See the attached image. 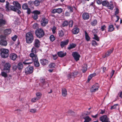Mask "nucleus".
<instances>
[{"instance_id": "f257e3e1", "label": "nucleus", "mask_w": 122, "mask_h": 122, "mask_svg": "<svg viewBox=\"0 0 122 122\" xmlns=\"http://www.w3.org/2000/svg\"><path fill=\"white\" fill-rule=\"evenodd\" d=\"M5 7L6 10L7 11H10L12 10L16 12L19 14H20L21 13V11L19 9H17L15 6L9 5L8 2L6 3Z\"/></svg>"}, {"instance_id": "f03ea898", "label": "nucleus", "mask_w": 122, "mask_h": 122, "mask_svg": "<svg viewBox=\"0 0 122 122\" xmlns=\"http://www.w3.org/2000/svg\"><path fill=\"white\" fill-rule=\"evenodd\" d=\"M26 42L28 43H30L33 41L34 37L32 34L30 32H29L26 34Z\"/></svg>"}, {"instance_id": "7ed1b4c3", "label": "nucleus", "mask_w": 122, "mask_h": 122, "mask_svg": "<svg viewBox=\"0 0 122 122\" xmlns=\"http://www.w3.org/2000/svg\"><path fill=\"white\" fill-rule=\"evenodd\" d=\"M102 4L103 5L106 6L108 8L111 10H112L114 6L112 3L110 2V3L107 1L106 0L102 1Z\"/></svg>"}, {"instance_id": "20e7f679", "label": "nucleus", "mask_w": 122, "mask_h": 122, "mask_svg": "<svg viewBox=\"0 0 122 122\" xmlns=\"http://www.w3.org/2000/svg\"><path fill=\"white\" fill-rule=\"evenodd\" d=\"M9 50L7 49H2L1 50V56L3 58L7 57L9 56Z\"/></svg>"}, {"instance_id": "39448f33", "label": "nucleus", "mask_w": 122, "mask_h": 122, "mask_svg": "<svg viewBox=\"0 0 122 122\" xmlns=\"http://www.w3.org/2000/svg\"><path fill=\"white\" fill-rule=\"evenodd\" d=\"M37 49L35 47H33L32 49V53L30 54V56L31 58L32 61L38 58L37 56L34 54L37 52Z\"/></svg>"}, {"instance_id": "423d86ee", "label": "nucleus", "mask_w": 122, "mask_h": 122, "mask_svg": "<svg viewBox=\"0 0 122 122\" xmlns=\"http://www.w3.org/2000/svg\"><path fill=\"white\" fill-rule=\"evenodd\" d=\"M35 33L36 36L39 38L42 37L44 35V32L41 28H39L36 30V31Z\"/></svg>"}, {"instance_id": "0eeeda50", "label": "nucleus", "mask_w": 122, "mask_h": 122, "mask_svg": "<svg viewBox=\"0 0 122 122\" xmlns=\"http://www.w3.org/2000/svg\"><path fill=\"white\" fill-rule=\"evenodd\" d=\"M89 113L86 112L83 113L82 115V117L85 119V120L84 122H88L91 120V118L89 116H86L88 115Z\"/></svg>"}, {"instance_id": "6e6552de", "label": "nucleus", "mask_w": 122, "mask_h": 122, "mask_svg": "<svg viewBox=\"0 0 122 122\" xmlns=\"http://www.w3.org/2000/svg\"><path fill=\"white\" fill-rule=\"evenodd\" d=\"M34 67L33 66L28 67L25 68V73L26 74H28L32 73L33 71Z\"/></svg>"}, {"instance_id": "1a4fd4ad", "label": "nucleus", "mask_w": 122, "mask_h": 122, "mask_svg": "<svg viewBox=\"0 0 122 122\" xmlns=\"http://www.w3.org/2000/svg\"><path fill=\"white\" fill-rule=\"evenodd\" d=\"M72 55L74 59L76 61L79 60V58L81 57L79 54L76 52H73L72 53Z\"/></svg>"}, {"instance_id": "9d476101", "label": "nucleus", "mask_w": 122, "mask_h": 122, "mask_svg": "<svg viewBox=\"0 0 122 122\" xmlns=\"http://www.w3.org/2000/svg\"><path fill=\"white\" fill-rule=\"evenodd\" d=\"M33 12L34 14L32 15L33 18L34 19L36 20L38 18V15L40 14V12L36 10L33 11Z\"/></svg>"}, {"instance_id": "9b49d317", "label": "nucleus", "mask_w": 122, "mask_h": 122, "mask_svg": "<svg viewBox=\"0 0 122 122\" xmlns=\"http://www.w3.org/2000/svg\"><path fill=\"white\" fill-rule=\"evenodd\" d=\"M100 119L102 122H110L109 119L106 115L103 116L101 117Z\"/></svg>"}, {"instance_id": "f8f14e48", "label": "nucleus", "mask_w": 122, "mask_h": 122, "mask_svg": "<svg viewBox=\"0 0 122 122\" xmlns=\"http://www.w3.org/2000/svg\"><path fill=\"white\" fill-rule=\"evenodd\" d=\"M10 67L11 65L9 63H6L4 66V69L6 71H7V72H9L10 71Z\"/></svg>"}, {"instance_id": "ddd939ff", "label": "nucleus", "mask_w": 122, "mask_h": 122, "mask_svg": "<svg viewBox=\"0 0 122 122\" xmlns=\"http://www.w3.org/2000/svg\"><path fill=\"white\" fill-rule=\"evenodd\" d=\"M48 20L46 18H43L41 21V24L43 26H45L48 24Z\"/></svg>"}, {"instance_id": "4468645a", "label": "nucleus", "mask_w": 122, "mask_h": 122, "mask_svg": "<svg viewBox=\"0 0 122 122\" xmlns=\"http://www.w3.org/2000/svg\"><path fill=\"white\" fill-rule=\"evenodd\" d=\"M97 83L93 85L92 86V92H95L98 90L99 87Z\"/></svg>"}, {"instance_id": "2eb2a0df", "label": "nucleus", "mask_w": 122, "mask_h": 122, "mask_svg": "<svg viewBox=\"0 0 122 122\" xmlns=\"http://www.w3.org/2000/svg\"><path fill=\"white\" fill-rule=\"evenodd\" d=\"M40 81L43 84V85L42 86L43 88H45V87L48 86V84L47 83L44 79L42 78L41 79Z\"/></svg>"}, {"instance_id": "dca6fc26", "label": "nucleus", "mask_w": 122, "mask_h": 122, "mask_svg": "<svg viewBox=\"0 0 122 122\" xmlns=\"http://www.w3.org/2000/svg\"><path fill=\"white\" fill-rule=\"evenodd\" d=\"M69 42V40L68 39L61 41L60 44L61 47L62 48L65 46L67 45L68 44Z\"/></svg>"}, {"instance_id": "f3484780", "label": "nucleus", "mask_w": 122, "mask_h": 122, "mask_svg": "<svg viewBox=\"0 0 122 122\" xmlns=\"http://www.w3.org/2000/svg\"><path fill=\"white\" fill-rule=\"evenodd\" d=\"M13 4L15 6L17 9H20L21 7L20 4L17 1H14L13 2Z\"/></svg>"}, {"instance_id": "a211bd4d", "label": "nucleus", "mask_w": 122, "mask_h": 122, "mask_svg": "<svg viewBox=\"0 0 122 122\" xmlns=\"http://www.w3.org/2000/svg\"><path fill=\"white\" fill-rule=\"evenodd\" d=\"M62 94L63 97H66L67 95V91L65 88H63L62 90Z\"/></svg>"}, {"instance_id": "6ab92c4d", "label": "nucleus", "mask_w": 122, "mask_h": 122, "mask_svg": "<svg viewBox=\"0 0 122 122\" xmlns=\"http://www.w3.org/2000/svg\"><path fill=\"white\" fill-rule=\"evenodd\" d=\"M0 44L2 46H6L7 44V42L5 39H1L0 41Z\"/></svg>"}, {"instance_id": "aec40b11", "label": "nucleus", "mask_w": 122, "mask_h": 122, "mask_svg": "<svg viewBox=\"0 0 122 122\" xmlns=\"http://www.w3.org/2000/svg\"><path fill=\"white\" fill-rule=\"evenodd\" d=\"M34 46L36 48H38L40 46V42L38 40L36 39L35 40Z\"/></svg>"}, {"instance_id": "412c9836", "label": "nucleus", "mask_w": 122, "mask_h": 122, "mask_svg": "<svg viewBox=\"0 0 122 122\" xmlns=\"http://www.w3.org/2000/svg\"><path fill=\"white\" fill-rule=\"evenodd\" d=\"M79 31V29L77 27H76L73 29L72 30L73 33L74 34H77Z\"/></svg>"}, {"instance_id": "4be33fe9", "label": "nucleus", "mask_w": 122, "mask_h": 122, "mask_svg": "<svg viewBox=\"0 0 122 122\" xmlns=\"http://www.w3.org/2000/svg\"><path fill=\"white\" fill-rule=\"evenodd\" d=\"M40 61L41 63L43 65L48 64V60L46 59L41 60Z\"/></svg>"}, {"instance_id": "5701e85b", "label": "nucleus", "mask_w": 122, "mask_h": 122, "mask_svg": "<svg viewBox=\"0 0 122 122\" xmlns=\"http://www.w3.org/2000/svg\"><path fill=\"white\" fill-rule=\"evenodd\" d=\"M10 59L13 60H15L17 57V55L15 53H12L10 55Z\"/></svg>"}, {"instance_id": "b1692460", "label": "nucleus", "mask_w": 122, "mask_h": 122, "mask_svg": "<svg viewBox=\"0 0 122 122\" xmlns=\"http://www.w3.org/2000/svg\"><path fill=\"white\" fill-rule=\"evenodd\" d=\"M82 17L84 19L86 20L89 18V16L88 14L86 13H84L83 14Z\"/></svg>"}, {"instance_id": "393cba45", "label": "nucleus", "mask_w": 122, "mask_h": 122, "mask_svg": "<svg viewBox=\"0 0 122 122\" xmlns=\"http://www.w3.org/2000/svg\"><path fill=\"white\" fill-rule=\"evenodd\" d=\"M57 54L59 57H63L66 56V52L64 53L62 51L59 52L57 53Z\"/></svg>"}, {"instance_id": "a878e982", "label": "nucleus", "mask_w": 122, "mask_h": 122, "mask_svg": "<svg viewBox=\"0 0 122 122\" xmlns=\"http://www.w3.org/2000/svg\"><path fill=\"white\" fill-rule=\"evenodd\" d=\"M34 61V63L35 66L36 67H39L40 66L39 63L38 61V58L36 59V60L33 61Z\"/></svg>"}, {"instance_id": "bb28decb", "label": "nucleus", "mask_w": 122, "mask_h": 122, "mask_svg": "<svg viewBox=\"0 0 122 122\" xmlns=\"http://www.w3.org/2000/svg\"><path fill=\"white\" fill-rule=\"evenodd\" d=\"M113 51V48L111 49L108 50L106 54V56L107 57L109 56L110 55L112 52Z\"/></svg>"}, {"instance_id": "cd10ccee", "label": "nucleus", "mask_w": 122, "mask_h": 122, "mask_svg": "<svg viewBox=\"0 0 122 122\" xmlns=\"http://www.w3.org/2000/svg\"><path fill=\"white\" fill-rule=\"evenodd\" d=\"M6 23V21L3 19H0V27L5 25Z\"/></svg>"}, {"instance_id": "c85d7f7f", "label": "nucleus", "mask_w": 122, "mask_h": 122, "mask_svg": "<svg viewBox=\"0 0 122 122\" xmlns=\"http://www.w3.org/2000/svg\"><path fill=\"white\" fill-rule=\"evenodd\" d=\"M11 32V30L10 29H7L5 30L4 31V33L6 35L10 34Z\"/></svg>"}, {"instance_id": "c756f323", "label": "nucleus", "mask_w": 122, "mask_h": 122, "mask_svg": "<svg viewBox=\"0 0 122 122\" xmlns=\"http://www.w3.org/2000/svg\"><path fill=\"white\" fill-rule=\"evenodd\" d=\"M114 28L113 26L112 25H109L108 28V31H112L114 29Z\"/></svg>"}, {"instance_id": "7c9ffc66", "label": "nucleus", "mask_w": 122, "mask_h": 122, "mask_svg": "<svg viewBox=\"0 0 122 122\" xmlns=\"http://www.w3.org/2000/svg\"><path fill=\"white\" fill-rule=\"evenodd\" d=\"M76 46V45L74 44H70L68 47V49L69 50H70L71 49L75 48Z\"/></svg>"}, {"instance_id": "2f4dec72", "label": "nucleus", "mask_w": 122, "mask_h": 122, "mask_svg": "<svg viewBox=\"0 0 122 122\" xmlns=\"http://www.w3.org/2000/svg\"><path fill=\"white\" fill-rule=\"evenodd\" d=\"M87 65L86 64H84L83 66L82 70L83 72H85L87 69Z\"/></svg>"}, {"instance_id": "473e14b6", "label": "nucleus", "mask_w": 122, "mask_h": 122, "mask_svg": "<svg viewBox=\"0 0 122 122\" xmlns=\"http://www.w3.org/2000/svg\"><path fill=\"white\" fill-rule=\"evenodd\" d=\"M17 67L19 70H21L23 68V64L22 63H19L18 64Z\"/></svg>"}, {"instance_id": "72a5a7b5", "label": "nucleus", "mask_w": 122, "mask_h": 122, "mask_svg": "<svg viewBox=\"0 0 122 122\" xmlns=\"http://www.w3.org/2000/svg\"><path fill=\"white\" fill-rule=\"evenodd\" d=\"M58 35L60 37H62L64 35V33L62 30H61L59 31Z\"/></svg>"}, {"instance_id": "f704fd0d", "label": "nucleus", "mask_w": 122, "mask_h": 122, "mask_svg": "<svg viewBox=\"0 0 122 122\" xmlns=\"http://www.w3.org/2000/svg\"><path fill=\"white\" fill-rule=\"evenodd\" d=\"M85 32L86 39L87 41H88L89 40L90 38L86 32V31H85Z\"/></svg>"}, {"instance_id": "c9c22d12", "label": "nucleus", "mask_w": 122, "mask_h": 122, "mask_svg": "<svg viewBox=\"0 0 122 122\" xmlns=\"http://www.w3.org/2000/svg\"><path fill=\"white\" fill-rule=\"evenodd\" d=\"M22 8L24 10H26L28 8V6L27 4L25 3L23 4L22 6Z\"/></svg>"}, {"instance_id": "e433bc0d", "label": "nucleus", "mask_w": 122, "mask_h": 122, "mask_svg": "<svg viewBox=\"0 0 122 122\" xmlns=\"http://www.w3.org/2000/svg\"><path fill=\"white\" fill-rule=\"evenodd\" d=\"M34 3L36 6H38L40 5V1L38 0H35L34 2Z\"/></svg>"}, {"instance_id": "4c0bfd02", "label": "nucleus", "mask_w": 122, "mask_h": 122, "mask_svg": "<svg viewBox=\"0 0 122 122\" xmlns=\"http://www.w3.org/2000/svg\"><path fill=\"white\" fill-rule=\"evenodd\" d=\"M94 37L93 38L97 41H99V39L97 34H94Z\"/></svg>"}, {"instance_id": "58836bf2", "label": "nucleus", "mask_w": 122, "mask_h": 122, "mask_svg": "<svg viewBox=\"0 0 122 122\" xmlns=\"http://www.w3.org/2000/svg\"><path fill=\"white\" fill-rule=\"evenodd\" d=\"M30 61V60H26L25 61L23 62V63L25 65H27L28 64H31V63L32 62V61H31L30 62H28V61Z\"/></svg>"}, {"instance_id": "ea45409f", "label": "nucleus", "mask_w": 122, "mask_h": 122, "mask_svg": "<svg viewBox=\"0 0 122 122\" xmlns=\"http://www.w3.org/2000/svg\"><path fill=\"white\" fill-rule=\"evenodd\" d=\"M1 75L2 76L5 77H6L7 76V73L5 72L4 71L1 72Z\"/></svg>"}, {"instance_id": "a19ab883", "label": "nucleus", "mask_w": 122, "mask_h": 122, "mask_svg": "<svg viewBox=\"0 0 122 122\" xmlns=\"http://www.w3.org/2000/svg\"><path fill=\"white\" fill-rule=\"evenodd\" d=\"M39 97L37 98V97H35L32 98L31 100V102H35L38 100L39 99Z\"/></svg>"}, {"instance_id": "79ce46f5", "label": "nucleus", "mask_w": 122, "mask_h": 122, "mask_svg": "<svg viewBox=\"0 0 122 122\" xmlns=\"http://www.w3.org/2000/svg\"><path fill=\"white\" fill-rule=\"evenodd\" d=\"M36 95L37 96V98L39 97V99L41 97V93L38 92L36 93Z\"/></svg>"}, {"instance_id": "37998d69", "label": "nucleus", "mask_w": 122, "mask_h": 122, "mask_svg": "<svg viewBox=\"0 0 122 122\" xmlns=\"http://www.w3.org/2000/svg\"><path fill=\"white\" fill-rule=\"evenodd\" d=\"M50 40L52 41H53L55 39V38L54 36L53 35H51L50 36Z\"/></svg>"}, {"instance_id": "c03bdc74", "label": "nucleus", "mask_w": 122, "mask_h": 122, "mask_svg": "<svg viewBox=\"0 0 122 122\" xmlns=\"http://www.w3.org/2000/svg\"><path fill=\"white\" fill-rule=\"evenodd\" d=\"M68 24V22L67 21H65L64 22L62 25L63 27L67 26Z\"/></svg>"}, {"instance_id": "a18cd8bd", "label": "nucleus", "mask_w": 122, "mask_h": 122, "mask_svg": "<svg viewBox=\"0 0 122 122\" xmlns=\"http://www.w3.org/2000/svg\"><path fill=\"white\" fill-rule=\"evenodd\" d=\"M97 21L96 20H94L92 22V25L95 26L97 24Z\"/></svg>"}, {"instance_id": "49530a36", "label": "nucleus", "mask_w": 122, "mask_h": 122, "mask_svg": "<svg viewBox=\"0 0 122 122\" xmlns=\"http://www.w3.org/2000/svg\"><path fill=\"white\" fill-rule=\"evenodd\" d=\"M49 66L50 68H54L56 66V65L54 63H51L49 65Z\"/></svg>"}, {"instance_id": "de8ad7c7", "label": "nucleus", "mask_w": 122, "mask_h": 122, "mask_svg": "<svg viewBox=\"0 0 122 122\" xmlns=\"http://www.w3.org/2000/svg\"><path fill=\"white\" fill-rule=\"evenodd\" d=\"M77 72H74L73 73H71L72 77H75L78 74Z\"/></svg>"}, {"instance_id": "09e8293b", "label": "nucleus", "mask_w": 122, "mask_h": 122, "mask_svg": "<svg viewBox=\"0 0 122 122\" xmlns=\"http://www.w3.org/2000/svg\"><path fill=\"white\" fill-rule=\"evenodd\" d=\"M62 9L59 8L58 9H56L57 12L58 13H61L62 11Z\"/></svg>"}, {"instance_id": "8fccbe9b", "label": "nucleus", "mask_w": 122, "mask_h": 122, "mask_svg": "<svg viewBox=\"0 0 122 122\" xmlns=\"http://www.w3.org/2000/svg\"><path fill=\"white\" fill-rule=\"evenodd\" d=\"M97 45V44L96 42L95 41H92V45L95 46Z\"/></svg>"}, {"instance_id": "3c124183", "label": "nucleus", "mask_w": 122, "mask_h": 122, "mask_svg": "<svg viewBox=\"0 0 122 122\" xmlns=\"http://www.w3.org/2000/svg\"><path fill=\"white\" fill-rule=\"evenodd\" d=\"M98 31V30L97 29H94L92 31V32L93 33V35L95 34H97V32Z\"/></svg>"}, {"instance_id": "603ef678", "label": "nucleus", "mask_w": 122, "mask_h": 122, "mask_svg": "<svg viewBox=\"0 0 122 122\" xmlns=\"http://www.w3.org/2000/svg\"><path fill=\"white\" fill-rule=\"evenodd\" d=\"M118 105V104H115L113 106H112L111 108V109L112 110L113 109H115L116 108V106H117Z\"/></svg>"}, {"instance_id": "864d4df0", "label": "nucleus", "mask_w": 122, "mask_h": 122, "mask_svg": "<svg viewBox=\"0 0 122 122\" xmlns=\"http://www.w3.org/2000/svg\"><path fill=\"white\" fill-rule=\"evenodd\" d=\"M17 36L16 35H15L13 37H12L11 38L13 41H15L16 39H17Z\"/></svg>"}, {"instance_id": "5fc2aeb1", "label": "nucleus", "mask_w": 122, "mask_h": 122, "mask_svg": "<svg viewBox=\"0 0 122 122\" xmlns=\"http://www.w3.org/2000/svg\"><path fill=\"white\" fill-rule=\"evenodd\" d=\"M56 29V27L54 26H53L52 28V31L53 33L54 34L55 33Z\"/></svg>"}, {"instance_id": "6e6d98bb", "label": "nucleus", "mask_w": 122, "mask_h": 122, "mask_svg": "<svg viewBox=\"0 0 122 122\" xmlns=\"http://www.w3.org/2000/svg\"><path fill=\"white\" fill-rule=\"evenodd\" d=\"M33 28L35 29L38 28V25L37 23H35L33 25Z\"/></svg>"}, {"instance_id": "4d7b16f0", "label": "nucleus", "mask_w": 122, "mask_h": 122, "mask_svg": "<svg viewBox=\"0 0 122 122\" xmlns=\"http://www.w3.org/2000/svg\"><path fill=\"white\" fill-rule=\"evenodd\" d=\"M119 9L118 8H116V10L115 12L114 15H117L119 13Z\"/></svg>"}, {"instance_id": "13d9d810", "label": "nucleus", "mask_w": 122, "mask_h": 122, "mask_svg": "<svg viewBox=\"0 0 122 122\" xmlns=\"http://www.w3.org/2000/svg\"><path fill=\"white\" fill-rule=\"evenodd\" d=\"M96 1L98 4L100 5L102 4V0H96Z\"/></svg>"}, {"instance_id": "bf43d9fd", "label": "nucleus", "mask_w": 122, "mask_h": 122, "mask_svg": "<svg viewBox=\"0 0 122 122\" xmlns=\"http://www.w3.org/2000/svg\"><path fill=\"white\" fill-rule=\"evenodd\" d=\"M92 79V74H91L89 76H88L87 81V82L88 83V82L90 80Z\"/></svg>"}, {"instance_id": "052dcab7", "label": "nucleus", "mask_w": 122, "mask_h": 122, "mask_svg": "<svg viewBox=\"0 0 122 122\" xmlns=\"http://www.w3.org/2000/svg\"><path fill=\"white\" fill-rule=\"evenodd\" d=\"M30 112L32 113H34L36 112V110L35 109H31L30 110Z\"/></svg>"}, {"instance_id": "680f3d73", "label": "nucleus", "mask_w": 122, "mask_h": 122, "mask_svg": "<svg viewBox=\"0 0 122 122\" xmlns=\"http://www.w3.org/2000/svg\"><path fill=\"white\" fill-rule=\"evenodd\" d=\"M73 24V21L71 20L69 22V25L70 27H72Z\"/></svg>"}, {"instance_id": "e2e57ef3", "label": "nucleus", "mask_w": 122, "mask_h": 122, "mask_svg": "<svg viewBox=\"0 0 122 122\" xmlns=\"http://www.w3.org/2000/svg\"><path fill=\"white\" fill-rule=\"evenodd\" d=\"M115 72V71L114 70H112V72H111L110 73V78H111L113 76V74H114V73Z\"/></svg>"}, {"instance_id": "0e129e2a", "label": "nucleus", "mask_w": 122, "mask_h": 122, "mask_svg": "<svg viewBox=\"0 0 122 122\" xmlns=\"http://www.w3.org/2000/svg\"><path fill=\"white\" fill-rule=\"evenodd\" d=\"M68 9L71 12H72L73 11V9L71 6H68Z\"/></svg>"}, {"instance_id": "69168bd1", "label": "nucleus", "mask_w": 122, "mask_h": 122, "mask_svg": "<svg viewBox=\"0 0 122 122\" xmlns=\"http://www.w3.org/2000/svg\"><path fill=\"white\" fill-rule=\"evenodd\" d=\"M106 28V26L105 25H103L102 26L101 29L102 31L104 30Z\"/></svg>"}, {"instance_id": "338daca9", "label": "nucleus", "mask_w": 122, "mask_h": 122, "mask_svg": "<svg viewBox=\"0 0 122 122\" xmlns=\"http://www.w3.org/2000/svg\"><path fill=\"white\" fill-rule=\"evenodd\" d=\"M67 77L68 78V79H70L72 77V75L71 74V73H69V74L67 76Z\"/></svg>"}, {"instance_id": "774afa93", "label": "nucleus", "mask_w": 122, "mask_h": 122, "mask_svg": "<svg viewBox=\"0 0 122 122\" xmlns=\"http://www.w3.org/2000/svg\"><path fill=\"white\" fill-rule=\"evenodd\" d=\"M27 10V13L28 14H30L31 12V10L30 9L28 8L27 9H26Z\"/></svg>"}]
</instances>
